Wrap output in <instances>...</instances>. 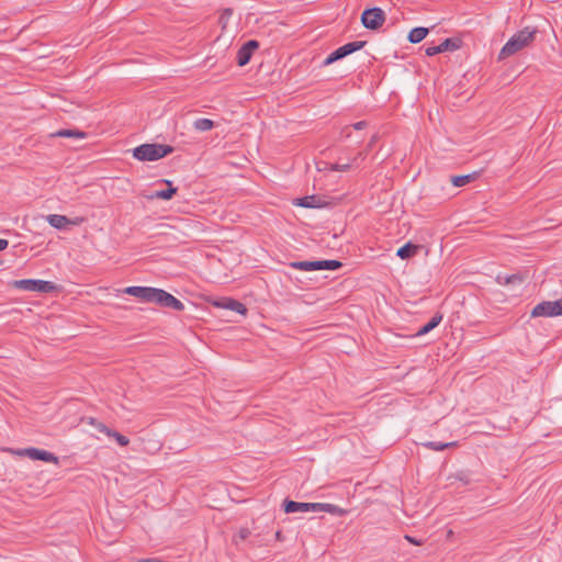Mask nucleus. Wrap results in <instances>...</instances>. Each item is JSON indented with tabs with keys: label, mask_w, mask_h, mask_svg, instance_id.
I'll list each match as a JSON object with an SVG mask.
<instances>
[{
	"label": "nucleus",
	"mask_w": 562,
	"mask_h": 562,
	"mask_svg": "<svg viewBox=\"0 0 562 562\" xmlns=\"http://www.w3.org/2000/svg\"><path fill=\"white\" fill-rule=\"evenodd\" d=\"M12 285L26 292L50 293L57 290V285L52 281L37 279H21L13 281Z\"/></svg>",
	"instance_id": "3"
},
{
	"label": "nucleus",
	"mask_w": 562,
	"mask_h": 562,
	"mask_svg": "<svg viewBox=\"0 0 562 562\" xmlns=\"http://www.w3.org/2000/svg\"><path fill=\"white\" fill-rule=\"evenodd\" d=\"M460 44H461V41L459 38H446L445 41H442L439 46H440V50L441 53L443 52H454L457 50L459 47H460Z\"/></svg>",
	"instance_id": "22"
},
{
	"label": "nucleus",
	"mask_w": 562,
	"mask_h": 562,
	"mask_svg": "<svg viewBox=\"0 0 562 562\" xmlns=\"http://www.w3.org/2000/svg\"><path fill=\"white\" fill-rule=\"evenodd\" d=\"M173 151V147L164 144H143L133 149V157L139 161H155Z\"/></svg>",
	"instance_id": "2"
},
{
	"label": "nucleus",
	"mask_w": 562,
	"mask_h": 562,
	"mask_svg": "<svg viewBox=\"0 0 562 562\" xmlns=\"http://www.w3.org/2000/svg\"><path fill=\"white\" fill-rule=\"evenodd\" d=\"M108 437H111V438H114L115 441L121 446V447H125L128 445L130 440L126 436L115 431V430H111V432L109 434Z\"/></svg>",
	"instance_id": "30"
},
{
	"label": "nucleus",
	"mask_w": 562,
	"mask_h": 562,
	"mask_svg": "<svg viewBox=\"0 0 562 562\" xmlns=\"http://www.w3.org/2000/svg\"><path fill=\"white\" fill-rule=\"evenodd\" d=\"M442 317L443 316L441 313H439V312L435 313L434 316L430 318V321L417 330L416 335L424 336V335L428 334L429 331H431L434 328H436L441 323Z\"/></svg>",
	"instance_id": "13"
},
{
	"label": "nucleus",
	"mask_w": 562,
	"mask_h": 562,
	"mask_svg": "<svg viewBox=\"0 0 562 562\" xmlns=\"http://www.w3.org/2000/svg\"><path fill=\"white\" fill-rule=\"evenodd\" d=\"M317 504H318L317 512L323 510V512H326L329 514L342 513V509H340L338 506H336L334 504H323V503H317Z\"/></svg>",
	"instance_id": "29"
},
{
	"label": "nucleus",
	"mask_w": 562,
	"mask_h": 562,
	"mask_svg": "<svg viewBox=\"0 0 562 562\" xmlns=\"http://www.w3.org/2000/svg\"><path fill=\"white\" fill-rule=\"evenodd\" d=\"M20 454L29 457L32 460L58 463V458L54 453L38 448H26L22 450Z\"/></svg>",
	"instance_id": "8"
},
{
	"label": "nucleus",
	"mask_w": 562,
	"mask_h": 562,
	"mask_svg": "<svg viewBox=\"0 0 562 562\" xmlns=\"http://www.w3.org/2000/svg\"><path fill=\"white\" fill-rule=\"evenodd\" d=\"M225 13H226V14H228V15H231V14L233 13V10H232V9H226V10H225Z\"/></svg>",
	"instance_id": "38"
},
{
	"label": "nucleus",
	"mask_w": 562,
	"mask_h": 562,
	"mask_svg": "<svg viewBox=\"0 0 562 562\" xmlns=\"http://www.w3.org/2000/svg\"><path fill=\"white\" fill-rule=\"evenodd\" d=\"M341 266L338 260H319V270H337Z\"/></svg>",
	"instance_id": "27"
},
{
	"label": "nucleus",
	"mask_w": 562,
	"mask_h": 562,
	"mask_svg": "<svg viewBox=\"0 0 562 562\" xmlns=\"http://www.w3.org/2000/svg\"><path fill=\"white\" fill-rule=\"evenodd\" d=\"M536 34L537 29L530 26L516 32L501 49L498 59H505L529 46L533 42Z\"/></svg>",
	"instance_id": "1"
},
{
	"label": "nucleus",
	"mask_w": 562,
	"mask_h": 562,
	"mask_svg": "<svg viewBox=\"0 0 562 562\" xmlns=\"http://www.w3.org/2000/svg\"><path fill=\"white\" fill-rule=\"evenodd\" d=\"M88 423L93 426L98 431L100 432H103L105 434L106 436H109V434L111 432L112 429H110L108 426H105L103 423L97 420L95 418L93 417H90L88 419Z\"/></svg>",
	"instance_id": "28"
},
{
	"label": "nucleus",
	"mask_w": 562,
	"mask_h": 562,
	"mask_svg": "<svg viewBox=\"0 0 562 562\" xmlns=\"http://www.w3.org/2000/svg\"><path fill=\"white\" fill-rule=\"evenodd\" d=\"M290 267L293 269L302 270V271H314L319 270V260L315 261H293L290 263Z\"/></svg>",
	"instance_id": "17"
},
{
	"label": "nucleus",
	"mask_w": 562,
	"mask_h": 562,
	"mask_svg": "<svg viewBox=\"0 0 562 562\" xmlns=\"http://www.w3.org/2000/svg\"><path fill=\"white\" fill-rule=\"evenodd\" d=\"M476 177H477V173L472 172L469 175L454 176V177H452L451 181H452L453 186H456V187H463V186L470 183L471 181H473L474 179H476Z\"/></svg>",
	"instance_id": "24"
},
{
	"label": "nucleus",
	"mask_w": 562,
	"mask_h": 562,
	"mask_svg": "<svg viewBox=\"0 0 562 562\" xmlns=\"http://www.w3.org/2000/svg\"><path fill=\"white\" fill-rule=\"evenodd\" d=\"M364 157H366V154L359 153L358 156L353 158V162H356L359 158L364 159Z\"/></svg>",
	"instance_id": "36"
},
{
	"label": "nucleus",
	"mask_w": 562,
	"mask_h": 562,
	"mask_svg": "<svg viewBox=\"0 0 562 562\" xmlns=\"http://www.w3.org/2000/svg\"><path fill=\"white\" fill-rule=\"evenodd\" d=\"M375 142V136L372 137L371 142L369 143L368 147L370 148Z\"/></svg>",
	"instance_id": "37"
},
{
	"label": "nucleus",
	"mask_w": 562,
	"mask_h": 562,
	"mask_svg": "<svg viewBox=\"0 0 562 562\" xmlns=\"http://www.w3.org/2000/svg\"><path fill=\"white\" fill-rule=\"evenodd\" d=\"M52 137L86 138L87 133L79 130L63 128L50 135Z\"/></svg>",
	"instance_id": "16"
},
{
	"label": "nucleus",
	"mask_w": 562,
	"mask_h": 562,
	"mask_svg": "<svg viewBox=\"0 0 562 562\" xmlns=\"http://www.w3.org/2000/svg\"><path fill=\"white\" fill-rule=\"evenodd\" d=\"M404 538H405L409 543H413V544H415V546H420V544H423V541H422V540H417V539H415V538H414V537H412V536L406 535Z\"/></svg>",
	"instance_id": "34"
},
{
	"label": "nucleus",
	"mask_w": 562,
	"mask_h": 562,
	"mask_svg": "<svg viewBox=\"0 0 562 562\" xmlns=\"http://www.w3.org/2000/svg\"><path fill=\"white\" fill-rule=\"evenodd\" d=\"M384 22L385 13L379 7L366 9L361 14V23L368 30H378Z\"/></svg>",
	"instance_id": "6"
},
{
	"label": "nucleus",
	"mask_w": 562,
	"mask_h": 562,
	"mask_svg": "<svg viewBox=\"0 0 562 562\" xmlns=\"http://www.w3.org/2000/svg\"><path fill=\"white\" fill-rule=\"evenodd\" d=\"M47 222L50 226L57 229L65 228L69 224V220L65 215L50 214L47 216Z\"/></svg>",
	"instance_id": "20"
},
{
	"label": "nucleus",
	"mask_w": 562,
	"mask_h": 562,
	"mask_svg": "<svg viewBox=\"0 0 562 562\" xmlns=\"http://www.w3.org/2000/svg\"><path fill=\"white\" fill-rule=\"evenodd\" d=\"M427 34H428V29L422 27V26L414 27L408 33L407 40L413 44H417V43L422 42L427 36Z\"/></svg>",
	"instance_id": "18"
},
{
	"label": "nucleus",
	"mask_w": 562,
	"mask_h": 562,
	"mask_svg": "<svg viewBox=\"0 0 562 562\" xmlns=\"http://www.w3.org/2000/svg\"><path fill=\"white\" fill-rule=\"evenodd\" d=\"M215 126V123L214 121L210 120V119H196L194 122H193V127L195 131H199V132H207V131H211L213 127Z\"/></svg>",
	"instance_id": "23"
},
{
	"label": "nucleus",
	"mask_w": 562,
	"mask_h": 562,
	"mask_svg": "<svg viewBox=\"0 0 562 562\" xmlns=\"http://www.w3.org/2000/svg\"><path fill=\"white\" fill-rule=\"evenodd\" d=\"M296 205L308 209L322 206L321 199L316 195H307L300 198L297 199Z\"/></svg>",
	"instance_id": "19"
},
{
	"label": "nucleus",
	"mask_w": 562,
	"mask_h": 562,
	"mask_svg": "<svg viewBox=\"0 0 562 562\" xmlns=\"http://www.w3.org/2000/svg\"><path fill=\"white\" fill-rule=\"evenodd\" d=\"M424 447L434 450V451H442L447 448L457 447V441L451 442H439V441H426L423 443Z\"/></svg>",
	"instance_id": "21"
},
{
	"label": "nucleus",
	"mask_w": 562,
	"mask_h": 562,
	"mask_svg": "<svg viewBox=\"0 0 562 562\" xmlns=\"http://www.w3.org/2000/svg\"><path fill=\"white\" fill-rule=\"evenodd\" d=\"M156 290L157 288L146 286L144 297L142 301L146 303H154Z\"/></svg>",
	"instance_id": "31"
},
{
	"label": "nucleus",
	"mask_w": 562,
	"mask_h": 562,
	"mask_svg": "<svg viewBox=\"0 0 562 562\" xmlns=\"http://www.w3.org/2000/svg\"><path fill=\"white\" fill-rule=\"evenodd\" d=\"M154 303L159 305L160 307H167L175 311L184 310V304L180 300H178L176 296L168 293L167 291L158 288L156 290Z\"/></svg>",
	"instance_id": "7"
},
{
	"label": "nucleus",
	"mask_w": 562,
	"mask_h": 562,
	"mask_svg": "<svg viewBox=\"0 0 562 562\" xmlns=\"http://www.w3.org/2000/svg\"><path fill=\"white\" fill-rule=\"evenodd\" d=\"M318 504L317 503H300L294 501L285 499L283 503V509L286 514L292 513H307V512H317Z\"/></svg>",
	"instance_id": "9"
},
{
	"label": "nucleus",
	"mask_w": 562,
	"mask_h": 562,
	"mask_svg": "<svg viewBox=\"0 0 562 562\" xmlns=\"http://www.w3.org/2000/svg\"><path fill=\"white\" fill-rule=\"evenodd\" d=\"M496 282L499 285H521L525 281V278L520 273H513V274H497L496 276Z\"/></svg>",
	"instance_id": "11"
},
{
	"label": "nucleus",
	"mask_w": 562,
	"mask_h": 562,
	"mask_svg": "<svg viewBox=\"0 0 562 562\" xmlns=\"http://www.w3.org/2000/svg\"><path fill=\"white\" fill-rule=\"evenodd\" d=\"M418 249V245L408 241L397 249L396 256H398L403 260L409 259L417 254Z\"/></svg>",
	"instance_id": "14"
},
{
	"label": "nucleus",
	"mask_w": 562,
	"mask_h": 562,
	"mask_svg": "<svg viewBox=\"0 0 562 562\" xmlns=\"http://www.w3.org/2000/svg\"><path fill=\"white\" fill-rule=\"evenodd\" d=\"M9 245V241L7 239L0 238V251L4 250Z\"/></svg>",
	"instance_id": "35"
},
{
	"label": "nucleus",
	"mask_w": 562,
	"mask_h": 562,
	"mask_svg": "<svg viewBox=\"0 0 562 562\" xmlns=\"http://www.w3.org/2000/svg\"><path fill=\"white\" fill-rule=\"evenodd\" d=\"M165 182L168 184V188L165 190H156L151 192L149 195H146L147 199L154 200V199H160V200H170L173 194L177 192V188L172 187V183L168 180H165Z\"/></svg>",
	"instance_id": "12"
},
{
	"label": "nucleus",
	"mask_w": 562,
	"mask_h": 562,
	"mask_svg": "<svg viewBox=\"0 0 562 562\" xmlns=\"http://www.w3.org/2000/svg\"><path fill=\"white\" fill-rule=\"evenodd\" d=\"M218 305L241 315H245L247 313L246 306L241 302L234 299H226L223 303Z\"/></svg>",
	"instance_id": "15"
},
{
	"label": "nucleus",
	"mask_w": 562,
	"mask_h": 562,
	"mask_svg": "<svg viewBox=\"0 0 562 562\" xmlns=\"http://www.w3.org/2000/svg\"><path fill=\"white\" fill-rule=\"evenodd\" d=\"M145 290H146V286L132 285V286L125 288L123 290V292L125 294H128V295H132L134 297H137V299H139L142 301L143 297H144Z\"/></svg>",
	"instance_id": "26"
},
{
	"label": "nucleus",
	"mask_w": 562,
	"mask_h": 562,
	"mask_svg": "<svg viewBox=\"0 0 562 562\" xmlns=\"http://www.w3.org/2000/svg\"><path fill=\"white\" fill-rule=\"evenodd\" d=\"M351 164L350 162H340V161H337L335 164H333L330 166V170H334V171H347L351 168Z\"/></svg>",
	"instance_id": "32"
},
{
	"label": "nucleus",
	"mask_w": 562,
	"mask_h": 562,
	"mask_svg": "<svg viewBox=\"0 0 562 562\" xmlns=\"http://www.w3.org/2000/svg\"><path fill=\"white\" fill-rule=\"evenodd\" d=\"M259 47V43L255 40L246 42L237 52L238 66H245L249 63L252 53Z\"/></svg>",
	"instance_id": "10"
},
{
	"label": "nucleus",
	"mask_w": 562,
	"mask_h": 562,
	"mask_svg": "<svg viewBox=\"0 0 562 562\" xmlns=\"http://www.w3.org/2000/svg\"><path fill=\"white\" fill-rule=\"evenodd\" d=\"M368 126V123L367 121H359L355 124H352L351 126H345L342 130H341V137L344 138H349L351 136V128L356 130V131H362L364 130L366 127Z\"/></svg>",
	"instance_id": "25"
},
{
	"label": "nucleus",
	"mask_w": 562,
	"mask_h": 562,
	"mask_svg": "<svg viewBox=\"0 0 562 562\" xmlns=\"http://www.w3.org/2000/svg\"><path fill=\"white\" fill-rule=\"evenodd\" d=\"M562 315V297L557 301H543L531 311V317H554Z\"/></svg>",
	"instance_id": "5"
},
{
	"label": "nucleus",
	"mask_w": 562,
	"mask_h": 562,
	"mask_svg": "<svg viewBox=\"0 0 562 562\" xmlns=\"http://www.w3.org/2000/svg\"><path fill=\"white\" fill-rule=\"evenodd\" d=\"M367 44L366 41H355V42H350V43H347L340 47H338L337 49H335L333 53H330L323 61V66H329L331 65L333 63L339 60V59H342L345 57H347L348 55L357 52V50H360L361 48L364 47V45Z\"/></svg>",
	"instance_id": "4"
},
{
	"label": "nucleus",
	"mask_w": 562,
	"mask_h": 562,
	"mask_svg": "<svg viewBox=\"0 0 562 562\" xmlns=\"http://www.w3.org/2000/svg\"><path fill=\"white\" fill-rule=\"evenodd\" d=\"M439 48H440V46H439V45L428 46V47L426 48V55H427V56H435V55H437V54H440V53H441V50H440Z\"/></svg>",
	"instance_id": "33"
}]
</instances>
